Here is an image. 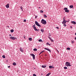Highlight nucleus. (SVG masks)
<instances>
[{"label": "nucleus", "mask_w": 76, "mask_h": 76, "mask_svg": "<svg viewBox=\"0 0 76 76\" xmlns=\"http://www.w3.org/2000/svg\"><path fill=\"white\" fill-rule=\"evenodd\" d=\"M41 23L43 25H46L47 23V21L45 20H44V19H42L41 21Z\"/></svg>", "instance_id": "f257e3e1"}, {"label": "nucleus", "mask_w": 76, "mask_h": 76, "mask_svg": "<svg viewBox=\"0 0 76 76\" xmlns=\"http://www.w3.org/2000/svg\"><path fill=\"white\" fill-rule=\"evenodd\" d=\"M65 66H67V67H70L72 66V65H70V62H66L65 63Z\"/></svg>", "instance_id": "f03ea898"}, {"label": "nucleus", "mask_w": 76, "mask_h": 76, "mask_svg": "<svg viewBox=\"0 0 76 76\" xmlns=\"http://www.w3.org/2000/svg\"><path fill=\"white\" fill-rule=\"evenodd\" d=\"M64 10L65 11V12H66V13H69V10H68V9L67 7L64 8Z\"/></svg>", "instance_id": "7ed1b4c3"}, {"label": "nucleus", "mask_w": 76, "mask_h": 76, "mask_svg": "<svg viewBox=\"0 0 76 76\" xmlns=\"http://www.w3.org/2000/svg\"><path fill=\"white\" fill-rule=\"evenodd\" d=\"M35 24H36V25H37V26H39V27H41V26L39 24L38 22H37V21H35Z\"/></svg>", "instance_id": "20e7f679"}, {"label": "nucleus", "mask_w": 76, "mask_h": 76, "mask_svg": "<svg viewBox=\"0 0 76 76\" xmlns=\"http://www.w3.org/2000/svg\"><path fill=\"white\" fill-rule=\"evenodd\" d=\"M10 39H12V40H15V39H17V38L16 37H10Z\"/></svg>", "instance_id": "39448f33"}, {"label": "nucleus", "mask_w": 76, "mask_h": 76, "mask_svg": "<svg viewBox=\"0 0 76 76\" xmlns=\"http://www.w3.org/2000/svg\"><path fill=\"white\" fill-rule=\"evenodd\" d=\"M30 56H31L32 57H33V58L34 60H35V55H34V54L31 53L30 54Z\"/></svg>", "instance_id": "423d86ee"}, {"label": "nucleus", "mask_w": 76, "mask_h": 76, "mask_svg": "<svg viewBox=\"0 0 76 76\" xmlns=\"http://www.w3.org/2000/svg\"><path fill=\"white\" fill-rule=\"evenodd\" d=\"M20 50L21 51V52H22V53H23V51H24V50L23 48H20Z\"/></svg>", "instance_id": "0eeeda50"}, {"label": "nucleus", "mask_w": 76, "mask_h": 76, "mask_svg": "<svg viewBox=\"0 0 76 76\" xmlns=\"http://www.w3.org/2000/svg\"><path fill=\"white\" fill-rule=\"evenodd\" d=\"M45 50H46L47 51H49V52H50H50H51V50H50V49L48 48H45Z\"/></svg>", "instance_id": "6e6552de"}, {"label": "nucleus", "mask_w": 76, "mask_h": 76, "mask_svg": "<svg viewBox=\"0 0 76 76\" xmlns=\"http://www.w3.org/2000/svg\"><path fill=\"white\" fill-rule=\"evenodd\" d=\"M69 21H70V20H69V19H68V20H65L64 23V24H66V22H69Z\"/></svg>", "instance_id": "1a4fd4ad"}, {"label": "nucleus", "mask_w": 76, "mask_h": 76, "mask_svg": "<svg viewBox=\"0 0 76 76\" xmlns=\"http://www.w3.org/2000/svg\"><path fill=\"white\" fill-rule=\"evenodd\" d=\"M65 18V17H64L63 18V21L62 22V24H63V25H64V23L65 21L66 20H65V19H64Z\"/></svg>", "instance_id": "9d476101"}, {"label": "nucleus", "mask_w": 76, "mask_h": 76, "mask_svg": "<svg viewBox=\"0 0 76 76\" xmlns=\"http://www.w3.org/2000/svg\"><path fill=\"white\" fill-rule=\"evenodd\" d=\"M71 23H72V24H74L75 25H76V22L74 21H72L71 22Z\"/></svg>", "instance_id": "9b49d317"}, {"label": "nucleus", "mask_w": 76, "mask_h": 76, "mask_svg": "<svg viewBox=\"0 0 76 76\" xmlns=\"http://www.w3.org/2000/svg\"><path fill=\"white\" fill-rule=\"evenodd\" d=\"M6 7L7 8H9V4H7V5H6Z\"/></svg>", "instance_id": "f8f14e48"}, {"label": "nucleus", "mask_w": 76, "mask_h": 76, "mask_svg": "<svg viewBox=\"0 0 76 76\" xmlns=\"http://www.w3.org/2000/svg\"><path fill=\"white\" fill-rule=\"evenodd\" d=\"M49 69H53V68H54V66H49Z\"/></svg>", "instance_id": "ddd939ff"}, {"label": "nucleus", "mask_w": 76, "mask_h": 76, "mask_svg": "<svg viewBox=\"0 0 76 76\" xmlns=\"http://www.w3.org/2000/svg\"><path fill=\"white\" fill-rule=\"evenodd\" d=\"M41 31L43 33V32H44V30L42 29H41Z\"/></svg>", "instance_id": "4468645a"}, {"label": "nucleus", "mask_w": 76, "mask_h": 76, "mask_svg": "<svg viewBox=\"0 0 76 76\" xmlns=\"http://www.w3.org/2000/svg\"><path fill=\"white\" fill-rule=\"evenodd\" d=\"M46 65H42V68H45V67H46Z\"/></svg>", "instance_id": "2eb2a0df"}, {"label": "nucleus", "mask_w": 76, "mask_h": 76, "mask_svg": "<svg viewBox=\"0 0 76 76\" xmlns=\"http://www.w3.org/2000/svg\"><path fill=\"white\" fill-rule=\"evenodd\" d=\"M50 74H51V72L49 73L47 75H46L45 76H49Z\"/></svg>", "instance_id": "dca6fc26"}, {"label": "nucleus", "mask_w": 76, "mask_h": 76, "mask_svg": "<svg viewBox=\"0 0 76 76\" xmlns=\"http://www.w3.org/2000/svg\"><path fill=\"white\" fill-rule=\"evenodd\" d=\"M69 7L70 8H73V5H70Z\"/></svg>", "instance_id": "f3484780"}, {"label": "nucleus", "mask_w": 76, "mask_h": 76, "mask_svg": "<svg viewBox=\"0 0 76 76\" xmlns=\"http://www.w3.org/2000/svg\"><path fill=\"white\" fill-rule=\"evenodd\" d=\"M20 8L22 10V11H23V7H22V6H21L20 7Z\"/></svg>", "instance_id": "a211bd4d"}, {"label": "nucleus", "mask_w": 76, "mask_h": 76, "mask_svg": "<svg viewBox=\"0 0 76 76\" xmlns=\"http://www.w3.org/2000/svg\"><path fill=\"white\" fill-rule=\"evenodd\" d=\"M13 65H14V66H16V63L15 62H14L13 63Z\"/></svg>", "instance_id": "6ab92c4d"}, {"label": "nucleus", "mask_w": 76, "mask_h": 76, "mask_svg": "<svg viewBox=\"0 0 76 76\" xmlns=\"http://www.w3.org/2000/svg\"><path fill=\"white\" fill-rule=\"evenodd\" d=\"M33 50L34 51H37V48H34L33 49Z\"/></svg>", "instance_id": "aec40b11"}, {"label": "nucleus", "mask_w": 76, "mask_h": 76, "mask_svg": "<svg viewBox=\"0 0 76 76\" xmlns=\"http://www.w3.org/2000/svg\"><path fill=\"white\" fill-rule=\"evenodd\" d=\"M13 31H14V30L13 29H12L11 30V33H12V32H13Z\"/></svg>", "instance_id": "412c9836"}, {"label": "nucleus", "mask_w": 76, "mask_h": 76, "mask_svg": "<svg viewBox=\"0 0 76 76\" xmlns=\"http://www.w3.org/2000/svg\"><path fill=\"white\" fill-rule=\"evenodd\" d=\"M32 27L33 28H35V24H34V25H33L32 26Z\"/></svg>", "instance_id": "4be33fe9"}, {"label": "nucleus", "mask_w": 76, "mask_h": 76, "mask_svg": "<svg viewBox=\"0 0 76 76\" xmlns=\"http://www.w3.org/2000/svg\"><path fill=\"white\" fill-rule=\"evenodd\" d=\"M34 29L35 30V31H37V28H36V27L34 28Z\"/></svg>", "instance_id": "5701e85b"}, {"label": "nucleus", "mask_w": 76, "mask_h": 76, "mask_svg": "<svg viewBox=\"0 0 76 76\" xmlns=\"http://www.w3.org/2000/svg\"><path fill=\"white\" fill-rule=\"evenodd\" d=\"M28 40H29V41H32V38H29L28 39Z\"/></svg>", "instance_id": "b1692460"}, {"label": "nucleus", "mask_w": 76, "mask_h": 76, "mask_svg": "<svg viewBox=\"0 0 76 76\" xmlns=\"http://www.w3.org/2000/svg\"><path fill=\"white\" fill-rule=\"evenodd\" d=\"M66 50H70V48H66Z\"/></svg>", "instance_id": "393cba45"}, {"label": "nucleus", "mask_w": 76, "mask_h": 76, "mask_svg": "<svg viewBox=\"0 0 76 76\" xmlns=\"http://www.w3.org/2000/svg\"><path fill=\"white\" fill-rule=\"evenodd\" d=\"M2 57L4 58H6V57H5V56H4V55H3L2 56Z\"/></svg>", "instance_id": "a878e982"}, {"label": "nucleus", "mask_w": 76, "mask_h": 76, "mask_svg": "<svg viewBox=\"0 0 76 76\" xmlns=\"http://www.w3.org/2000/svg\"><path fill=\"white\" fill-rule=\"evenodd\" d=\"M44 18H47V16L45 15H44Z\"/></svg>", "instance_id": "bb28decb"}, {"label": "nucleus", "mask_w": 76, "mask_h": 76, "mask_svg": "<svg viewBox=\"0 0 76 76\" xmlns=\"http://www.w3.org/2000/svg\"><path fill=\"white\" fill-rule=\"evenodd\" d=\"M42 41V39H39V40H38V41H39V42H41Z\"/></svg>", "instance_id": "cd10ccee"}, {"label": "nucleus", "mask_w": 76, "mask_h": 76, "mask_svg": "<svg viewBox=\"0 0 76 76\" xmlns=\"http://www.w3.org/2000/svg\"><path fill=\"white\" fill-rule=\"evenodd\" d=\"M64 69H67V67H64Z\"/></svg>", "instance_id": "c85d7f7f"}, {"label": "nucleus", "mask_w": 76, "mask_h": 76, "mask_svg": "<svg viewBox=\"0 0 76 76\" xmlns=\"http://www.w3.org/2000/svg\"><path fill=\"white\" fill-rule=\"evenodd\" d=\"M51 41H52V42H53L54 41V40L53 39H51L50 40Z\"/></svg>", "instance_id": "c756f323"}, {"label": "nucleus", "mask_w": 76, "mask_h": 76, "mask_svg": "<svg viewBox=\"0 0 76 76\" xmlns=\"http://www.w3.org/2000/svg\"><path fill=\"white\" fill-rule=\"evenodd\" d=\"M43 53V51H42L41 52H40L39 53V55H40V54H41V53Z\"/></svg>", "instance_id": "7c9ffc66"}, {"label": "nucleus", "mask_w": 76, "mask_h": 76, "mask_svg": "<svg viewBox=\"0 0 76 76\" xmlns=\"http://www.w3.org/2000/svg\"><path fill=\"white\" fill-rule=\"evenodd\" d=\"M66 24H64V26L66 27Z\"/></svg>", "instance_id": "2f4dec72"}, {"label": "nucleus", "mask_w": 76, "mask_h": 76, "mask_svg": "<svg viewBox=\"0 0 76 76\" xmlns=\"http://www.w3.org/2000/svg\"><path fill=\"white\" fill-rule=\"evenodd\" d=\"M40 13H43V11L41 10L40 11Z\"/></svg>", "instance_id": "473e14b6"}, {"label": "nucleus", "mask_w": 76, "mask_h": 76, "mask_svg": "<svg viewBox=\"0 0 76 76\" xmlns=\"http://www.w3.org/2000/svg\"><path fill=\"white\" fill-rule=\"evenodd\" d=\"M33 76H37V75L35 74H34L33 75Z\"/></svg>", "instance_id": "72a5a7b5"}, {"label": "nucleus", "mask_w": 76, "mask_h": 76, "mask_svg": "<svg viewBox=\"0 0 76 76\" xmlns=\"http://www.w3.org/2000/svg\"><path fill=\"white\" fill-rule=\"evenodd\" d=\"M26 19H25V20H23V22H26Z\"/></svg>", "instance_id": "f704fd0d"}, {"label": "nucleus", "mask_w": 76, "mask_h": 76, "mask_svg": "<svg viewBox=\"0 0 76 76\" xmlns=\"http://www.w3.org/2000/svg\"><path fill=\"white\" fill-rule=\"evenodd\" d=\"M71 42L72 44H73L74 43V41H72Z\"/></svg>", "instance_id": "c9c22d12"}, {"label": "nucleus", "mask_w": 76, "mask_h": 76, "mask_svg": "<svg viewBox=\"0 0 76 76\" xmlns=\"http://www.w3.org/2000/svg\"><path fill=\"white\" fill-rule=\"evenodd\" d=\"M56 29H58V27H56Z\"/></svg>", "instance_id": "e433bc0d"}, {"label": "nucleus", "mask_w": 76, "mask_h": 76, "mask_svg": "<svg viewBox=\"0 0 76 76\" xmlns=\"http://www.w3.org/2000/svg\"><path fill=\"white\" fill-rule=\"evenodd\" d=\"M37 17H38V16H35V19H37Z\"/></svg>", "instance_id": "4c0bfd02"}, {"label": "nucleus", "mask_w": 76, "mask_h": 76, "mask_svg": "<svg viewBox=\"0 0 76 76\" xmlns=\"http://www.w3.org/2000/svg\"><path fill=\"white\" fill-rule=\"evenodd\" d=\"M47 44H48L49 45H51L49 44V43H47Z\"/></svg>", "instance_id": "58836bf2"}, {"label": "nucleus", "mask_w": 76, "mask_h": 76, "mask_svg": "<svg viewBox=\"0 0 76 76\" xmlns=\"http://www.w3.org/2000/svg\"><path fill=\"white\" fill-rule=\"evenodd\" d=\"M50 39H50H51V38L49 36L48 37Z\"/></svg>", "instance_id": "ea45409f"}, {"label": "nucleus", "mask_w": 76, "mask_h": 76, "mask_svg": "<svg viewBox=\"0 0 76 76\" xmlns=\"http://www.w3.org/2000/svg\"><path fill=\"white\" fill-rule=\"evenodd\" d=\"M9 36H10V37H12V35H11V34H10V35H9Z\"/></svg>", "instance_id": "a19ab883"}, {"label": "nucleus", "mask_w": 76, "mask_h": 76, "mask_svg": "<svg viewBox=\"0 0 76 76\" xmlns=\"http://www.w3.org/2000/svg\"><path fill=\"white\" fill-rule=\"evenodd\" d=\"M8 68H10V66H8Z\"/></svg>", "instance_id": "79ce46f5"}, {"label": "nucleus", "mask_w": 76, "mask_h": 76, "mask_svg": "<svg viewBox=\"0 0 76 76\" xmlns=\"http://www.w3.org/2000/svg\"><path fill=\"white\" fill-rule=\"evenodd\" d=\"M37 31H39V29H37Z\"/></svg>", "instance_id": "37998d69"}, {"label": "nucleus", "mask_w": 76, "mask_h": 76, "mask_svg": "<svg viewBox=\"0 0 76 76\" xmlns=\"http://www.w3.org/2000/svg\"><path fill=\"white\" fill-rule=\"evenodd\" d=\"M70 28H72V26H70Z\"/></svg>", "instance_id": "c03bdc74"}, {"label": "nucleus", "mask_w": 76, "mask_h": 76, "mask_svg": "<svg viewBox=\"0 0 76 76\" xmlns=\"http://www.w3.org/2000/svg\"><path fill=\"white\" fill-rule=\"evenodd\" d=\"M75 40H76V37H75Z\"/></svg>", "instance_id": "a18cd8bd"}, {"label": "nucleus", "mask_w": 76, "mask_h": 76, "mask_svg": "<svg viewBox=\"0 0 76 76\" xmlns=\"http://www.w3.org/2000/svg\"><path fill=\"white\" fill-rule=\"evenodd\" d=\"M24 39H25V37H24Z\"/></svg>", "instance_id": "49530a36"}, {"label": "nucleus", "mask_w": 76, "mask_h": 76, "mask_svg": "<svg viewBox=\"0 0 76 76\" xmlns=\"http://www.w3.org/2000/svg\"><path fill=\"white\" fill-rule=\"evenodd\" d=\"M47 56V54L45 55V56Z\"/></svg>", "instance_id": "de8ad7c7"}, {"label": "nucleus", "mask_w": 76, "mask_h": 76, "mask_svg": "<svg viewBox=\"0 0 76 76\" xmlns=\"http://www.w3.org/2000/svg\"><path fill=\"white\" fill-rule=\"evenodd\" d=\"M39 9H40L41 8V7H39Z\"/></svg>", "instance_id": "09e8293b"}, {"label": "nucleus", "mask_w": 76, "mask_h": 76, "mask_svg": "<svg viewBox=\"0 0 76 76\" xmlns=\"http://www.w3.org/2000/svg\"><path fill=\"white\" fill-rule=\"evenodd\" d=\"M75 35H76V33H75Z\"/></svg>", "instance_id": "8fccbe9b"}, {"label": "nucleus", "mask_w": 76, "mask_h": 76, "mask_svg": "<svg viewBox=\"0 0 76 76\" xmlns=\"http://www.w3.org/2000/svg\"><path fill=\"white\" fill-rule=\"evenodd\" d=\"M43 51V52H44V51Z\"/></svg>", "instance_id": "3c124183"}, {"label": "nucleus", "mask_w": 76, "mask_h": 76, "mask_svg": "<svg viewBox=\"0 0 76 76\" xmlns=\"http://www.w3.org/2000/svg\"><path fill=\"white\" fill-rule=\"evenodd\" d=\"M50 36V34L49 35V36Z\"/></svg>", "instance_id": "603ef678"}, {"label": "nucleus", "mask_w": 76, "mask_h": 76, "mask_svg": "<svg viewBox=\"0 0 76 76\" xmlns=\"http://www.w3.org/2000/svg\"><path fill=\"white\" fill-rule=\"evenodd\" d=\"M49 35H50V34H49Z\"/></svg>", "instance_id": "864d4df0"}]
</instances>
